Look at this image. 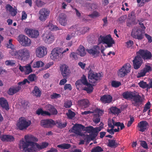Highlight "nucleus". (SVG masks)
Returning a JSON list of instances; mask_svg holds the SVG:
<instances>
[{
    "mask_svg": "<svg viewBox=\"0 0 152 152\" xmlns=\"http://www.w3.org/2000/svg\"><path fill=\"white\" fill-rule=\"evenodd\" d=\"M89 102L87 99H83L80 100L78 102V104L81 106L86 108L89 106Z\"/></svg>",
    "mask_w": 152,
    "mask_h": 152,
    "instance_id": "34",
    "label": "nucleus"
},
{
    "mask_svg": "<svg viewBox=\"0 0 152 152\" xmlns=\"http://www.w3.org/2000/svg\"><path fill=\"white\" fill-rule=\"evenodd\" d=\"M100 15L99 13L96 11H94L92 14L88 15V16L92 18L98 17Z\"/></svg>",
    "mask_w": 152,
    "mask_h": 152,
    "instance_id": "54",
    "label": "nucleus"
},
{
    "mask_svg": "<svg viewBox=\"0 0 152 152\" xmlns=\"http://www.w3.org/2000/svg\"><path fill=\"white\" fill-rule=\"evenodd\" d=\"M134 44V42L132 40H129L126 42V46L128 48H130Z\"/></svg>",
    "mask_w": 152,
    "mask_h": 152,
    "instance_id": "64",
    "label": "nucleus"
},
{
    "mask_svg": "<svg viewBox=\"0 0 152 152\" xmlns=\"http://www.w3.org/2000/svg\"><path fill=\"white\" fill-rule=\"evenodd\" d=\"M126 18V15H124L121 16L118 18V20L120 23H122L124 22Z\"/></svg>",
    "mask_w": 152,
    "mask_h": 152,
    "instance_id": "61",
    "label": "nucleus"
},
{
    "mask_svg": "<svg viewBox=\"0 0 152 152\" xmlns=\"http://www.w3.org/2000/svg\"><path fill=\"white\" fill-rule=\"evenodd\" d=\"M80 80L81 82V83L84 85H86L89 83L88 82L86 77L84 75H83Z\"/></svg>",
    "mask_w": 152,
    "mask_h": 152,
    "instance_id": "51",
    "label": "nucleus"
},
{
    "mask_svg": "<svg viewBox=\"0 0 152 152\" xmlns=\"http://www.w3.org/2000/svg\"><path fill=\"white\" fill-rule=\"evenodd\" d=\"M50 14V11L47 9L42 8L39 11V19L41 21H45L49 16Z\"/></svg>",
    "mask_w": 152,
    "mask_h": 152,
    "instance_id": "11",
    "label": "nucleus"
},
{
    "mask_svg": "<svg viewBox=\"0 0 152 152\" xmlns=\"http://www.w3.org/2000/svg\"><path fill=\"white\" fill-rule=\"evenodd\" d=\"M1 140L3 142H11L15 140L14 137L9 135H3L0 137Z\"/></svg>",
    "mask_w": 152,
    "mask_h": 152,
    "instance_id": "28",
    "label": "nucleus"
},
{
    "mask_svg": "<svg viewBox=\"0 0 152 152\" xmlns=\"http://www.w3.org/2000/svg\"><path fill=\"white\" fill-rule=\"evenodd\" d=\"M0 105L3 108L6 110H9L8 102L4 97L0 98Z\"/></svg>",
    "mask_w": 152,
    "mask_h": 152,
    "instance_id": "30",
    "label": "nucleus"
},
{
    "mask_svg": "<svg viewBox=\"0 0 152 152\" xmlns=\"http://www.w3.org/2000/svg\"><path fill=\"white\" fill-rule=\"evenodd\" d=\"M11 53L12 56L20 60H25L30 56L29 51L26 48L20 49L18 51L14 50Z\"/></svg>",
    "mask_w": 152,
    "mask_h": 152,
    "instance_id": "2",
    "label": "nucleus"
},
{
    "mask_svg": "<svg viewBox=\"0 0 152 152\" xmlns=\"http://www.w3.org/2000/svg\"><path fill=\"white\" fill-rule=\"evenodd\" d=\"M100 48L97 45H94L90 49H88V52L91 55L96 57L99 56L100 53Z\"/></svg>",
    "mask_w": 152,
    "mask_h": 152,
    "instance_id": "18",
    "label": "nucleus"
},
{
    "mask_svg": "<svg viewBox=\"0 0 152 152\" xmlns=\"http://www.w3.org/2000/svg\"><path fill=\"white\" fill-rule=\"evenodd\" d=\"M102 75L99 73H96L94 72L91 69L88 72V78L89 81L92 83H96L97 81L101 79Z\"/></svg>",
    "mask_w": 152,
    "mask_h": 152,
    "instance_id": "7",
    "label": "nucleus"
},
{
    "mask_svg": "<svg viewBox=\"0 0 152 152\" xmlns=\"http://www.w3.org/2000/svg\"><path fill=\"white\" fill-rule=\"evenodd\" d=\"M27 83L28 84H29L30 82L27 79H24L23 81L20 82L18 83V86L12 88H10L9 89L7 92L8 94L10 95H12L16 93L21 89V87L19 86L24 85Z\"/></svg>",
    "mask_w": 152,
    "mask_h": 152,
    "instance_id": "6",
    "label": "nucleus"
},
{
    "mask_svg": "<svg viewBox=\"0 0 152 152\" xmlns=\"http://www.w3.org/2000/svg\"><path fill=\"white\" fill-rule=\"evenodd\" d=\"M99 114H102L104 112V111L99 109H97L95 110ZM100 121V117L99 114L95 115L94 116L93 121L96 124H97Z\"/></svg>",
    "mask_w": 152,
    "mask_h": 152,
    "instance_id": "31",
    "label": "nucleus"
},
{
    "mask_svg": "<svg viewBox=\"0 0 152 152\" xmlns=\"http://www.w3.org/2000/svg\"><path fill=\"white\" fill-rule=\"evenodd\" d=\"M18 40L21 45L23 46H29L31 44V40L23 35H19L18 37Z\"/></svg>",
    "mask_w": 152,
    "mask_h": 152,
    "instance_id": "10",
    "label": "nucleus"
},
{
    "mask_svg": "<svg viewBox=\"0 0 152 152\" xmlns=\"http://www.w3.org/2000/svg\"><path fill=\"white\" fill-rule=\"evenodd\" d=\"M70 57L73 60H76L78 59L77 54L74 52L71 53Z\"/></svg>",
    "mask_w": 152,
    "mask_h": 152,
    "instance_id": "56",
    "label": "nucleus"
},
{
    "mask_svg": "<svg viewBox=\"0 0 152 152\" xmlns=\"http://www.w3.org/2000/svg\"><path fill=\"white\" fill-rule=\"evenodd\" d=\"M6 9L7 10L9 11L11 15L12 16H15L17 13L16 7H15V8H13L10 4H8L7 5Z\"/></svg>",
    "mask_w": 152,
    "mask_h": 152,
    "instance_id": "29",
    "label": "nucleus"
},
{
    "mask_svg": "<svg viewBox=\"0 0 152 152\" xmlns=\"http://www.w3.org/2000/svg\"><path fill=\"white\" fill-rule=\"evenodd\" d=\"M137 23L135 18L129 19L127 20L126 25L130 27L133 25H136Z\"/></svg>",
    "mask_w": 152,
    "mask_h": 152,
    "instance_id": "39",
    "label": "nucleus"
},
{
    "mask_svg": "<svg viewBox=\"0 0 152 152\" xmlns=\"http://www.w3.org/2000/svg\"><path fill=\"white\" fill-rule=\"evenodd\" d=\"M46 110L49 111L52 115H56L58 112L53 106L50 104H48L45 106Z\"/></svg>",
    "mask_w": 152,
    "mask_h": 152,
    "instance_id": "27",
    "label": "nucleus"
},
{
    "mask_svg": "<svg viewBox=\"0 0 152 152\" xmlns=\"http://www.w3.org/2000/svg\"><path fill=\"white\" fill-rule=\"evenodd\" d=\"M112 97L108 94L104 95L101 96L100 99L101 101L103 103L106 104L110 103L112 101Z\"/></svg>",
    "mask_w": 152,
    "mask_h": 152,
    "instance_id": "26",
    "label": "nucleus"
},
{
    "mask_svg": "<svg viewBox=\"0 0 152 152\" xmlns=\"http://www.w3.org/2000/svg\"><path fill=\"white\" fill-rule=\"evenodd\" d=\"M99 43L105 44L108 47H110L115 43L114 40L111 37L110 34L107 35L105 36L100 35L98 39Z\"/></svg>",
    "mask_w": 152,
    "mask_h": 152,
    "instance_id": "5",
    "label": "nucleus"
},
{
    "mask_svg": "<svg viewBox=\"0 0 152 152\" xmlns=\"http://www.w3.org/2000/svg\"><path fill=\"white\" fill-rule=\"evenodd\" d=\"M136 54L144 60L151 59L152 57L151 52L147 50L140 49Z\"/></svg>",
    "mask_w": 152,
    "mask_h": 152,
    "instance_id": "9",
    "label": "nucleus"
},
{
    "mask_svg": "<svg viewBox=\"0 0 152 152\" xmlns=\"http://www.w3.org/2000/svg\"><path fill=\"white\" fill-rule=\"evenodd\" d=\"M31 124V121L27 120L23 117L19 118L16 123V126L18 129L21 130H26Z\"/></svg>",
    "mask_w": 152,
    "mask_h": 152,
    "instance_id": "4",
    "label": "nucleus"
},
{
    "mask_svg": "<svg viewBox=\"0 0 152 152\" xmlns=\"http://www.w3.org/2000/svg\"><path fill=\"white\" fill-rule=\"evenodd\" d=\"M103 149L102 148L99 146H97L92 148L91 151V152H100L103 151Z\"/></svg>",
    "mask_w": 152,
    "mask_h": 152,
    "instance_id": "49",
    "label": "nucleus"
},
{
    "mask_svg": "<svg viewBox=\"0 0 152 152\" xmlns=\"http://www.w3.org/2000/svg\"><path fill=\"white\" fill-rule=\"evenodd\" d=\"M148 126V123L146 121H141L138 123L137 127L138 128V130L140 132H143L147 129Z\"/></svg>",
    "mask_w": 152,
    "mask_h": 152,
    "instance_id": "25",
    "label": "nucleus"
},
{
    "mask_svg": "<svg viewBox=\"0 0 152 152\" xmlns=\"http://www.w3.org/2000/svg\"><path fill=\"white\" fill-rule=\"evenodd\" d=\"M37 114L38 115H40L43 116H50L51 113L48 111H43L42 108L38 109L36 111Z\"/></svg>",
    "mask_w": 152,
    "mask_h": 152,
    "instance_id": "35",
    "label": "nucleus"
},
{
    "mask_svg": "<svg viewBox=\"0 0 152 152\" xmlns=\"http://www.w3.org/2000/svg\"><path fill=\"white\" fill-rule=\"evenodd\" d=\"M146 73L143 69H142L138 73V75L137 76V77L140 78L141 77H143L145 75Z\"/></svg>",
    "mask_w": 152,
    "mask_h": 152,
    "instance_id": "58",
    "label": "nucleus"
},
{
    "mask_svg": "<svg viewBox=\"0 0 152 152\" xmlns=\"http://www.w3.org/2000/svg\"><path fill=\"white\" fill-rule=\"evenodd\" d=\"M137 55L132 61L134 68L136 69L139 68L142 63V60L141 57Z\"/></svg>",
    "mask_w": 152,
    "mask_h": 152,
    "instance_id": "17",
    "label": "nucleus"
},
{
    "mask_svg": "<svg viewBox=\"0 0 152 152\" xmlns=\"http://www.w3.org/2000/svg\"><path fill=\"white\" fill-rule=\"evenodd\" d=\"M110 110L111 113L115 115H118L121 112V110L116 107H111L110 108Z\"/></svg>",
    "mask_w": 152,
    "mask_h": 152,
    "instance_id": "42",
    "label": "nucleus"
},
{
    "mask_svg": "<svg viewBox=\"0 0 152 152\" xmlns=\"http://www.w3.org/2000/svg\"><path fill=\"white\" fill-rule=\"evenodd\" d=\"M134 92L128 91L124 92L122 94L123 97L127 100H131L133 96Z\"/></svg>",
    "mask_w": 152,
    "mask_h": 152,
    "instance_id": "32",
    "label": "nucleus"
},
{
    "mask_svg": "<svg viewBox=\"0 0 152 152\" xmlns=\"http://www.w3.org/2000/svg\"><path fill=\"white\" fill-rule=\"evenodd\" d=\"M138 85L140 87L144 89L147 88L146 90H148V85L146 82H144L143 81H141L139 83Z\"/></svg>",
    "mask_w": 152,
    "mask_h": 152,
    "instance_id": "50",
    "label": "nucleus"
},
{
    "mask_svg": "<svg viewBox=\"0 0 152 152\" xmlns=\"http://www.w3.org/2000/svg\"><path fill=\"white\" fill-rule=\"evenodd\" d=\"M48 143L46 142H43L41 145H39L38 143L33 142H28L27 143L25 144V147L24 148H26L27 146L30 145L32 147H35L36 146L37 148L39 150L42 149H43L46 148L48 145Z\"/></svg>",
    "mask_w": 152,
    "mask_h": 152,
    "instance_id": "12",
    "label": "nucleus"
},
{
    "mask_svg": "<svg viewBox=\"0 0 152 152\" xmlns=\"http://www.w3.org/2000/svg\"><path fill=\"white\" fill-rule=\"evenodd\" d=\"M66 115L68 118L70 119H72L75 115V113L70 110H68V113H66Z\"/></svg>",
    "mask_w": 152,
    "mask_h": 152,
    "instance_id": "52",
    "label": "nucleus"
},
{
    "mask_svg": "<svg viewBox=\"0 0 152 152\" xmlns=\"http://www.w3.org/2000/svg\"><path fill=\"white\" fill-rule=\"evenodd\" d=\"M12 39H10L9 40L8 43L7 44V47L10 48H11V50L10 51V53L11 55V52L14 51V50H16L15 49V48L14 45L12 44Z\"/></svg>",
    "mask_w": 152,
    "mask_h": 152,
    "instance_id": "45",
    "label": "nucleus"
},
{
    "mask_svg": "<svg viewBox=\"0 0 152 152\" xmlns=\"http://www.w3.org/2000/svg\"><path fill=\"white\" fill-rule=\"evenodd\" d=\"M32 93L34 96L36 97H40L41 95V92L38 87L36 86L34 88Z\"/></svg>",
    "mask_w": 152,
    "mask_h": 152,
    "instance_id": "36",
    "label": "nucleus"
},
{
    "mask_svg": "<svg viewBox=\"0 0 152 152\" xmlns=\"http://www.w3.org/2000/svg\"><path fill=\"white\" fill-rule=\"evenodd\" d=\"M44 65L43 62L40 61H37L33 63L32 67L34 68H39L42 67Z\"/></svg>",
    "mask_w": 152,
    "mask_h": 152,
    "instance_id": "46",
    "label": "nucleus"
},
{
    "mask_svg": "<svg viewBox=\"0 0 152 152\" xmlns=\"http://www.w3.org/2000/svg\"><path fill=\"white\" fill-rule=\"evenodd\" d=\"M72 105L71 101L70 100H68L65 102L64 107L66 108H69L71 107Z\"/></svg>",
    "mask_w": 152,
    "mask_h": 152,
    "instance_id": "53",
    "label": "nucleus"
},
{
    "mask_svg": "<svg viewBox=\"0 0 152 152\" xmlns=\"http://www.w3.org/2000/svg\"><path fill=\"white\" fill-rule=\"evenodd\" d=\"M131 65L127 63L124 64L118 72V76L120 77H123L126 75L131 70Z\"/></svg>",
    "mask_w": 152,
    "mask_h": 152,
    "instance_id": "8",
    "label": "nucleus"
},
{
    "mask_svg": "<svg viewBox=\"0 0 152 152\" xmlns=\"http://www.w3.org/2000/svg\"><path fill=\"white\" fill-rule=\"evenodd\" d=\"M69 49L66 48L64 50L63 48L60 47H56L53 49L51 51L50 57L51 59L55 60L63 57V54L69 50Z\"/></svg>",
    "mask_w": 152,
    "mask_h": 152,
    "instance_id": "3",
    "label": "nucleus"
},
{
    "mask_svg": "<svg viewBox=\"0 0 152 152\" xmlns=\"http://www.w3.org/2000/svg\"><path fill=\"white\" fill-rule=\"evenodd\" d=\"M55 40V37L51 32H49L45 35L43 40L46 43L50 44L53 43Z\"/></svg>",
    "mask_w": 152,
    "mask_h": 152,
    "instance_id": "22",
    "label": "nucleus"
},
{
    "mask_svg": "<svg viewBox=\"0 0 152 152\" xmlns=\"http://www.w3.org/2000/svg\"><path fill=\"white\" fill-rule=\"evenodd\" d=\"M36 5L38 7H41L44 4V2L40 0H37L35 1Z\"/></svg>",
    "mask_w": 152,
    "mask_h": 152,
    "instance_id": "62",
    "label": "nucleus"
},
{
    "mask_svg": "<svg viewBox=\"0 0 152 152\" xmlns=\"http://www.w3.org/2000/svg\"><path fill=\"white\" fill-rule=\"evenodd\" d=\"M25 74L26 75H28L32 72L31 66L30 65L28 64L25 66Z\"/></svg>",
    "mask_w": 152,
    "mask_h": 152,
    "instance_id": "48",
    "label": "nucleus"
},
{
    "mask_svg": "<svg viewBox=\"0 0 152 152\" xmlns=\"http://www.w3.org/2000/svg\"><path fill=\"white\" fill-rule=\"evenodd\" d=\"M61 96L59 94L56 93H54L50 95V98L52 99H54L60 97Z\"/></svg>",
    "mask_w": 152,
    "mask_h": 152,
    "instance_id": "63",
    "label": "nucleus"
},
{
    "mask_svg": "<svg viewBox=\"0 0 152 152\" xmlns=\"http://www.w3.org/2000/svg\"><path fill=\"white\" fill-rule=\"evenodd\" d=\"M47 27L51 31L58 30H59V28L56 25H53L51 21H49Z\"/></svg>",
    "mask_w": 152,
    "mask_h": 152,
    "instance_id": "41",
    "label": "nucleus"
},
{
    "mask_svg": "<svg viewBox=\"0 0 152 152\" xmlns=\"http://www.w3.org/2000/svg\"><path fill=\"white\" fill-rule=\"evenodd\" d=\"M86 86L87 87H84L83 90L86 91L88 93L90 94L93 91L94 89L90 83Z\"/></svg>",
    "mask_w": 152,
    "mask_h": 152,
    "instance_id": "44",
    "label": "nucleus"
},
{
    "mask_svg": "<svg viewBox=\"0 0 152 152\" xmlns=\"http://www.w3.org/2000/svg\"><path fill=\"white\" fill-rule=\"evenodd\" d=\"M121 85L120 82L116 80H113L111 81V86L114 88H118Z\"/></svg>",
    "mask_w": 152,
    "mask_h": 152,
    "instance_id": "47",
    "label": "nucleus"
},
{
    "mask_svg": "<svg viewBox=\"0 0 152 152\" xmlns=\"http://www.w3.org/2000/svg\"><path fill=\"white\" fill-rule=\"evenodd\" d=\"M103 124H102V125H101L99 127L95 128H94L93 126H87L86 127L84 126V128L83 129V131H86L89 133L99 132L103 128Z\"/></svg>",
    "mask_w": 152,
    "mask_h": 152,
    "instance_id": "15",
    "label": "nucleus"
},
{
    "mask_svg": "<svg viewBox=\"0 0 152 152\" xmlns=\"http://www.w3.org/2000/svg\"><path fill=\"white\" fill-rule=\"evenodd\" d=\"M89 29V28L88 27H83L81 28L80 30L82 34H84L86 32L88 31Z\"/></svg>",
    "mask_w": 152,
    "mask_h": 152,
    "instance_id": "55",
    "label": "nucleus"
},
{
    "mask_svg": "<svg viewBox=\"0 0 152 152\" xmlns=\"http://www.w3.org/2000/svg\"><path fill=\"white\" fill-rule=\"evenodd\" d=\"M25 31L29 37L32 38H36L39 35V32L37 30L26 28Z\"/></svg>",
    "mask_w": 152,
    "mask_h": 152,
    "instance_id": "20",
    "label": "nucleus"
},
{
    "mask_svg": "<svg viewBox=\"0 0 152 152\" xmlns=\"http://www.w3.org/2000/svg\"><path fill=\"white\" fill-rule=\"evenodd\" d=\"M134 91L133 96H132V99L131 100L134 102L132 104L135 106L139 105L140 104H141L142 102V100L141 96L139 94L136 95Z\"/></svg>",
    "mask_w": 152,
    "mask_h": 152,
    "instance_id": "23",
    "label": "nucleus"
},
{
    "mask_svg": "<svg viewBox=\"0 0 152 152\" xmlns=\"http://www.w3.org/2000/svg\"><path fill=\"white\" fill-rule=\"evenodd\" d=\"M78 55L81 56H84L86 54L85 48L83 46L80 45L78 50Z\"/></svg>",
    "mask_w": 152,
    "mask_h": 152,
    "instance_id": "38",
    "label": "nucleus"
},
{
    "mask_svg": "<svg viewBox=\"0 0 152 152\" xmlns=\"http://www.w3.org/2000/svg\"><path fill=\"white\" fill-rule=\"evenodd\" d=\"M6 65L13 66L15 64V61L13 60H7L5 62Z\"/></svg>",
    "mask_w": 152,
    "mask_h": 152,
    "instance_id": "57",
    "label": "nucleus"
},
{
    "mask_svg": "<svg viewBox=\"0 0 152 152\" xmlns=\"http://www.w3.org/2000/svg\"><path fill=\"white\" fill-rule=\"evenodd\" d=\"M58 19L59 23L62 26H65L67 24V16L64 13H60L58 17Z\"/></svg>",
    "mask_w": 152,
    "mask_h": 152,
    "instance_id": "24",
    "label": "nucleus"
},
{
    "mask_svg": "<svg viewBox=\"0 0 152 152\" xmlns=\"http://www.w3.org/2000/svg\"><path fill=\"white\" fill-rule=\"evenodd\" d=\"M84 128V126L81 124H75L71 129V132L74 133L77 135L82 136L83 134L81 133V132L83 131Z\"/></svg>",
    "mask_w": 152,
    "mask_h": 152,
    "instance_id": "13",
    "label": "nucleus"
},
{
    "mask_svg": "<svg viewBox=\"0 0 152 152\" xmlns=\"http://www.w3.org/2000/svg\"><path fill=\"white\" fill-rule=\"evenodd\" d=\"M57 147L63 149H68L71 147V145L69 144L63 143L57 145Z\"/></svg>",
    "mask_w": 152,
    "mask_h": 152,
    "instance_id": "43",
    "label": "nucleus"
},
{
    "mask_svg": "<svg viewBox=\"0 0 152 152\" xmlns=\"http://www.w3.org/2000/svg\"><path fill=\"white\" fill-rule=\"evenodd\" d=\"M55 124L54 121L52 120H42L41 121V126L44 128H50Z\"/></svg>",
    "mask_w": 152,
    "mask_h": 152,
    "instance_id": "21",
    "label": "nucleus"
},
{
    "mask_svg": "<svg viewBox=\"0 0 152 152\" xmlns=\"http://www.w3.org/2000/svg\"><path fill=\"white\" fill-rule=\"evenodd\" d=\"M131 35L134 38L138 40H141L143 39V37L142 34V29H138L135 31L133 29L131 32Z\"/></svg>",
    "mask_w": 152,
    "mask_h": 152,
    "instance_id": "16",
    "label": "nucleus"
},
{
    "mask_svg": "<svg viewBox=\"0 0 152 152\" xmlns=\"http://www.w3.org/2000/svg\"><path fill=\"white\" fill-rule=\"evenodd\" d=\"M86 6L88 9L90 11L94 10L98 8L97 5L95 3L91 4L88 3L86 4Z\"/></svg>",
    "mask_w": 152,
    "mask_h": 152,
    "instance_id": "37",
    "label": "nucleus"
},
{
    "mask_svg": "<svg viewBox=\"0 0 152 152\" xmlns=\"http://www.w3.org/2000/svg\"><path fill=\"white\" fill-rule=\"evenodd\" d=\"M107 145L111 148H115L120 145L119 143L116 142V140H109Z\"/></svg>",
    "mask_w": 152,
    "mask_h": 152,
    "instance_id": "33",
    "label": "nucleus"
},
{
    "mask_svg": "<svg viewBox=\"0 0 152 152\" xmlns=\"http://www.w3.org/2000/svg\"><path fill=\"white\" fill-rule=\"evenodd\" d=\"M99 132L91 133L89 135H87L86 137L87 141L94 140L97 135Z\"/></svg>",
    "mask_w": 152,
    "mask_h": 152,
    "instance_id": "40",
    "label": "nucleus"
},
{
    "mask_svg": "<svg viewBox=\"0 0 152 152\" xmlns=\"http://www.w3.org/2000/svg\"><path fill=\"white\" fill-rule=\"evenodd\" d=\"M35 77L36 75L34 74H31L29 75L28 77V79L30 81L33 82L35 80Z\"/></svg>",
    "mask_w": 152,
    "mask_h": 152,
    "instance_id": "59",
    "label": "nucleus"
},
{
    "mask_svg": "<svg viewBox=\"0 0 152 152\" xmlns=\"http://www.w3.org/2000/svg\"><path fill=\"white\" fill-rule=\"evenodd\" d=\"M25 141L23 139L20 141L19 146L20 149H22L23 151L25 152H33L34 151V148L35 147H32L31 146L29 145L26 146V148H24L25 147V144L28 142H37L38 140L37 138L34 137L32 135H26L24 136Z\"/></svg>",
    "mask_w": 152,
    "mask_h": 152,
    "instance_id": "1",
    "label": "nucleus"
},
{
    "mask_svg": "<svg viewBox=\"0 0 152 152\" xmlns=\"http://www.w3.org/2000/svg\"><path fill=\"white\" fill-rule=\"evenodd\" d=\"M61 73L64 78H67L70 71L68 66L65 64L61 65L60 67Z\"/></svg>",
    "mask_w": 152,
    "mask_h": 152,
    "instance_id": "19",
    "label": "nucleus"
},
{
    "mask_svg": "<svg viewBox=\"0 0 152 152\" xmlns=\"http://www.w3.org/2000/svg\"><path fill=\"white\" fill-rule=\"evenodd\" d=\"M146 73L149 72L152 70L151 67L149 65H146L145 67L143 69Z\"/></svg>",
    "mask_w": 152,
    "mask_h": 152,
    "instance_id": "60",
    "label": "nucleus"
},
{
    "mask_svg": "<svg viewBox=\"0 0 152 152\" xmlns=\"http://www.w3.org/2000/svg\"><path fill=\"white\" fill-rule=\"evenodd\" d=\"M36 55L37 57L42 58L47 53V48L44 46L39 47L36 49Z\"/></svg>",
    "mask_w": 152,
    "mask_h": 152,
    "instance_id": "14",
    "label": "nucleus"
}]
</instances>
